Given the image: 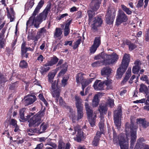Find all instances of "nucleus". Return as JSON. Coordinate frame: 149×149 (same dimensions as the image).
I'll list each match as a JSON object with an SVG mask.
<instances>
[{
    "instance_id": "nucleus-25",
    "label": "nucleus",
    "mask_w": 149,
    "mask_h": 149,
    "mask_svg": "<svg viewBox=\"0 0 149 149\" xmlns=\"http://www.w3.org/2000/svg\"><path fill=\"white\" fill-rule=\"evenodd\" d=\"M121 106H119L117 110L114 112V119L120 118L122 115V111Z\"/></svg>"
},
{
    "instance_id": "nucleus-44",
    "label": "nucleus",
    "mask_w": 149,
    "mask_h": 149,
    "mask_svg": "<svg viewBox=\"0 0 149 149\" xmlns=\"http://www.w3.org/2000/svg\"><path fill=\"white\" fill-rule=\"evenodd\" d=\"M28 66L27 62L24 60L21 61L19 63V66L22 68H26Z\"/></svg>"
},
{
    "instance_id": "nucleus-34",
    "label": "nucleus",
    "mask_w": 149,
    "mask_h": 149,
    "mask_svg": "<svg viewBox=\"0 0 149 149\" xmlns=\"http://www.w3.org/2000/svg\"><path fill=\"white\" fill-rule=\"evenodd\" d=\"M34 0H29L25 5V8L26 10L31 8L34 4Z\"/></svg>"
},
{
    "instance_id": "nucleus-50",
    "label": "nucleus",
    "mask_w": 149,
    "mask_h": 149,
    "mask_svg": "<svg viewBox=\"0 0 149 149\" xmlns=\"http://www.w3.org/2000/svg\"><path fill=\"white\" fill-rule=\"evenodd\" d=\"M63 66H64L63 69H62L59 73V74L60 75L62 74H64L66 72L67 70V65L66 64H63Z\"/></svg>"
},
{
    "instance_id": "nucleus-5",
    "label": "nucleus",
    "mask_w": 149,
    "mask_h": 149,
    "mask_svg": "<svg viewBox=\"0 0 149 149\" xmlns=\"http://www.w3.org/2000/svg\"><path fill=\"white\" fill-rule=\"evenodd\" d=\"M130 59V54H124L121 65L117 70L116 77L117 78L120 79L122 77L128 66Z\"/></svg>"
},
{
    "instance_id": "nucleus-2",
    "label": "nucleus",
    "mask_w": 149,
    "mask_h": 149,
    "mask_svg": "<svg viewBox=\"0 0 149 149\" xmlns=\"http://www.w3.org/2000/svg\"><path fill=\"white\" fill-rule=\"evenodd\" d=\"M75 104L77 108V116L75 115L74 112H72L70 115V118L72 119L73 122H75L76 120H79L81 119L84 116L83 105L82 104V100L79 96L75 95L74 97Z\"/></svg>"
},
{
    "instance_id": "nucleus-11",
    "label": "nucleus",
    "mask_w": 149,
    "mask_h": 149,
    "mask_svg": "<svg viewBox=\"0 0 149 149\" xmlns=\"http://www.w3.org/2000/svg\"><path fill=\"white\" fill-rule=\"evenodd\" d=\"M127 20V17L125 13L121 10H119L116 17V25L118 26L123 22H126Z\"/></svg>"
},
{
    "instance_id": "nucleus-16",
    "label": "nucleus",
    "mask_w": 149,
    "mask_h": 149,
    "mask_svg": "<svg viewBox=\"0 0 149 149\" xmlns=\"http://www.w3.org/2000/svg\"><path fill=\"white\" fill-rule=\"evenodd\" d=\"M24 100L23 101L25 105H28L32 104L36 100V97L35 95L27 96L24 98Z\"/></svg>"
},
{
    "instance_id": "nucleus-30",
    "label": "nucleus",
    "mask_w": 149,
    "mask_h": 149,
    "mask_svg": "<svg viewBox=\"0 0 149 149\" xmlns=\"http://www.w3.org/2000/svg\"><path fill=\"white\" fill-rule=\"evenodd\" d=\"M56 73V70H53L49 73L48 77L49 82L50 83L52 82Z\"/></svg>"
},
{
    "instance_id": "nucleus-43",
    "label": "nucleus",
    "mask_w": 149,
    "mask_h": 149,
    "mask_svg": "<svg viewBox=\"0 0 149 149\" xmlns=\"http://www.w3.org/2000/svg\"><path fill=\"white\" fill-rule=\"evenodd\" d=\"M48 62L44 65V67L42 68L41 69V70L42 72H44L48 71L50 69V66L49 65H48Z\"/></svg>"
},
{
    "instance_id": "nucleus-56",
    "label": "nucleus",
    "mask_w": 149,
    "mask_h": 149,
    "mask_svg": "<svg viewBox=\"0 0 149 149\" xmlns=\"http://www.w3.org/2000/svg\"><path fill=\"white\" fill-rule=\"evenodd\" d=\"M136 47L135 45L133 44H130L129 46V49L131 51L135 49Z\"/></svg>"
},
{
    "instance_id": "nucleus-45",
    "label": "nucleus",
    "mask_w": 149,
    "mask_h": 149,
    "mask_svg": "<svg viewBox=\"0 0 149 149\" xmlns=\"http://www.w3.org/2000/svg\"><path fill=\"white\" fill-rule=\"evenodd\" d=\"M148 90V88L147 86L144 84H141L140 85V87L139 89V91L140 92H145Z\"/></svg>"
},
{
    "instance_id": "nucleus-8",
    "label": "nucleus",
    "mask_w": 149,
    "mask_h": 149,
    "mask_svg": "<svg viewBox=\"0 0 149 149\" xmlns=\"http://www.w3.org/2000/svg\"><path fill=\"white\" fill-rule=\"evenodd\" d=\"M68 130L69 131H68V132L72 135L75 134L76 132L77 131V133L76 135L77 137L74 138V139L78 142L81 141V139L84 137L83 132L80 129L79 125L74 127V130L72 128H70Z\"/></svg>"
},
{
    "instance_id": "nucleus-9",
    "label": "nucleus",
    "mask_w": 149,
    "mask_h": 149,
    "mask_svg": "<svg viewBox=\"0 0 149 149\" xmlns=\"http://www.w3.org/2000/svg\"><path fill=\"white\" fill-rule=\"evenodd\" d=\"M101 121L99 123V127L100 132H97L96 136L94 137L93 141V145L95 146H97L98 144L99 141L100 140V138L102 134H103L104 130V125L103 122L104 121L103 118L101 117Z\"/></svg>"
},
{
    "instance_id": "nucleus-49",
    "label": "nucleus",
    "mask_w": 149,
    "mask_h": 149,
    "mask_svg": "<svg viewBox=\"0 0 149 149\" xmlns=\"http://www.w3.org/2000/svg\"><path fill=\"white\" fill-rule=\"evenodd\" d=\"M97 48V47L94 46L93 45L90 49V53L91 54H94Z\"/></svg>"
},
{
    "instance_id": "nucleus-53",
    "label": "nucleus",
    "mask_w": 149,
    "mask_h": 149,
    "mask_svg": "<svg viewBox=\"0 0 149 149\" xmlns=\"http://www.w3.org/2000/svg\"><path fill=\"white\" fill-rule=\"evenodd\" d=\"M36 130V129H34V130H32L31 129H29L27 130V134L29 136H32L34 134L33 133L34 132H35L36 133V132H35V131Z\"/></svg>"
},
{
    "instance_id": "nucleus-4",
    "label": "nucleus",
    "mask_w": 149,
    "mask_h": 149,
    "mask_svg": "<svg viewBox=\"0 0 149 149\" xmlns=\"http://www.w3.org/2000/svg\"><path fill=\"white\" fill-rule=\"evenodd\" d=\"M51 8V4H48L43 11L39 16H37L34 20L32 21V24L30 26L33 25L35 27L38 28L39 25L42 21L46 19L48 13L50 11Z\"/></svg>"
},
{
    "instance_id": "nucleus-62",
    "label": "nucleus",
    "mask_w": 149,
    "mask_h": 149,
    "mask_svg": "<svg viewBox=\"0 0 149 149\" xmlns=\"http://www.w3.org/2000/svg\"><path fill=\"white\" fill-rule=\"evenodd\" d=\"M43 147L42 143H40L38 144L36 147L34 149H41Z\"/></svg>"
},
{
    "instance_id": "nucleus-57",
    "label": "nucleus",
    "mask_w": 149,
    "mask_h": 149,
    "mask_svg": "<svg viewBox=\"0 0 149 149\" xmlns=\"http://www.w3.org/2000/svg\"><path fill=\"white\" fill-rule=\"evenodd\" d=\"M85 88H84V89H83V88H82V91L80 92V94L82 96H84V95H86V94H87L86 92L87 91V89L88 88V87L87 88H86V92H85V94H84V92Z\"/></svg>"
},
{
    "instance_id": "nucleus-10",
    "label": "nucleus",
    "mask_w": 149,
    "mask_h": 149,
    "mask_svg": "<svg viewBox=\"0 0 149 149\" xmlns=\"http://www.w3.org/2000/svg\"><path fill=\"white\" fill-rule=\"evenodd\" d=\"M44 4V1L42 0H41L39 2L33 12L32 16L29 18V20L27 22V26H28L29 24H31L32 21H33L36 19V16L39 12L40 9L42 7Z\"/></svg>"
},
{
    "instance_id": "nucleus-61",
    "label": "nucleus",
    "mask_w": 149,
    "mask_h": 149,
    "mask_svg": "<svg viewBox=\"0 0 149 149\" xmlns=\"http://www.w3.org/2000/svg\"><path fill=\"white\" fill-rule=\"evenodd\" d=\"M129 79V78H127V77L125 76L124 78L122 81L121 84L122 85L124 84H125L127 81Z\"/></svg>"
},
{
    "instance_id": "nucleus-47",
    "label": "nucleus",
    "mask_w": 149,
    "mask_h": 149,
    "mask_svg": "<svg viewBox=\"0 0 149 149\" xmlns=\"http://www.w3.org/2000/svg\"><path fill=\"white\" fill-rule=\"evenodd\" d=\"M103 62L100 61H97L92 63V66L93 67H98L100 66Z\"/></svg>"
},
{
    "instance_id": "nucleus-28",
    "label": "nucleus",
    "mask_w": 149,
    "mask_h": 149,
    "mask_svg": "<svg viewBox=\"0 0 149 149\" xmlns=\"http://www.w3.org/2000/svg\"><path fill=\"white\" fill-rule=\"evenodd\" d=\"M106 54H105L104 53H101L99 55L95 56V57L94 59L95 60L100 59L101 61L104 63H106V58L105 55Z\"/></svg>"
},
{
    "instance_id": "nucleus-42",
    "label": "nucleus",
    "mask_w": 149,
    "mask_h": 149,
    "mask_svg": "<svg viewBox=\"0 0 149 149\" xmlns=\"http://www.w3.org/2000/svg\"><path fill=\"white\" fill-rule=\"evenodd\" d=\"M69 77L68 76L63 77L61 80V85L62 86L64 87L67 84V81L68 80Z\"/></svg>"
},
{
    "instance_id": "nucleus-51",
    "label": "nucleus",
    "mask_w": 149,
    "mask_h": 149,
    "mask_svg": "<svg viewBox=\"0 0 149 149\" xmlns=\"http://www.w3.org/2000/svg\"><path fill=\"white\" fill-rule=\"evenodd\" d=\"M108 104L111 107H112L114 105V100L113 99H110L108 100Z\"/></svg>"
},
{
    "instance_id": "nucleus-39",
    "label": "nucleus",
    "mask_w": 149,
    "mask_h": 149,
    "mask_svg": "<svg viewBox=\"0 0 149 149\" xmlns=\"http://www.w3.org/2000/svg\"><path fill=\"white\" fill-rule=\"evenodd\" d=\"M101 44L100 38L99 37H96L94 40L93 45L98 47Z\"/></svg>"
},
{
    "instance_id": "nucleus-37",
    "label": "nucleus",
    "mask_w": 149,
    "mask_h": 149,
    "mask_svg": "<svg viewBox=\"0 0 149 149\" xmlns=\"http://www.w3.org/2000/svg\"><path fill=\"white\" fill-rule=\"evenodd\" d=\"M98 96L97 94H96L94 96L93 100L92 105L93 107H97L98 104Z\"/></svg>"
},
{
    "instance_id": "nucleus-46",
    "label": "nucleus",
    "mask_w": 149,
    "mask_h": 149,
    "mask_svg": "<svg viewBox=\"0 0 149 149\" xmlns=\"http://www.w3.org/2000/svg\"><path fill=\"white\" fill-rule=\"evenodd\" d=\"M114 123L118 128H119L121 125V121L120 118L114 119Z\"/></svg>"
},
{
    "instance_id": "nucleus-18",
    "label": "nucleus",
    "mask_w": 149,
    "mask_h": 149,
    "mask_svg": "<svg viewBox=\"0 0 149 149\" xmlns=\"http://www.w3.org/2000/svg\"><path fill=\"white\" fill-rule=\"evenodd\" d=\"M104 83L100 81L96 80L93 86L96 91L102 90L104 89Z\"/></svg>"
},
{
    "instance_id": "nucleus-26",
    "label": "nucleus",
    "mask_w": 149,
    "mask_h": 149,
    "mask_svg": "<svg viewBox=\"0 0 149 149\" xmlns=\"http://www.w3.org/2000/svg\"><path fill=\"white\" fill-rule=\"evenodd\" d=\"M98 110L101 113V116L100 117L101 118V120L100 122L101 121V117L102 118H103V120L104 121V117L102 116V115H101V113H105L106 112L107 110V106L104 105L103 104H101V105H100ZM103 122H104V121H103ZM103 123H104V122H103Z\"/></svg>"
},
{
    "instance_id": "nucleus-60",
    "label": "nucleus",
    "mask_w": 149,
    "mask_h": 149,
    "mask_svg": "<svg viewBox=\"0 0 149 149\" xmlns=\"http://www.w3.org/2000/svg\"><path fill=\"white\" fill-rule=\"evenodd\" d=\"M44 59V58L42 55L40 54L38 57L37 58V60L40 62H42L43 61Z\"/></svg>"
},
{
    "instance_id": "nucleus-38",
    "label": "nucleus",
    "mask_w": 149,
    "mask_h": 149,
    "mask_svg": "<svg viewBox=\"0 0 149 149\" xmlns=\"http://www.w3.org/2000/svg\"><path fill=\"white\" fill-rule=\"evenodd\" d=\"M25 44H22L21 46L22 55L23 57L27 58L28 57V54L26 53V51L25 49L24 48Z\"/></svg>"
},
{
    "instance_id": "nucleus-58",
    "label": "nucleus",
    "mask_w": 149,
    "mask_h": 149,
    "mask_svg": "<svg viewBox=\"0 0 149 149\" xmlns=\"http://www.w3.org/2000/svg\"><path fill=\"white\" fill-rule=\"evenodd\" d=\"M17 122L16 120L14 119H12L11 120L10 124L14 127L16 126L17 125Z\"/></svg>"
},
{
    "instance_id": "nucleus-1",
    "label": "nucleus",
    "mask_w": 149,
    "mask_h": 149,
    "mask_svg": "<svg viewBox=\"0 0 149 149\" xmlns=\"http://www.w3.org/2000/svg\"><path fill=\"white\" fill-rule=\"evenodd\" d=\"M138 126L134 125L131 119V124L129 125L128 123L125 125V132L126 139H125L124 134H121L117 137L116 134L114 131L113 132V142L114 144L117 145L118 142L120 146L121 149H128V141L130 139V132L131 133V140L130 149H133L134 146V142L136 138V131Z\"/></svg>"
},
{
    "instance_id": "nucleus-17",
    "label": "nucleus",
    "mask_w": 149,
    "mask_h": 149,
    "mask_svg": "<svg viewBox=\"0 0 149 149\" xmlns=\"http://www.w3.org/2000/svg\"><path fill=\"white\" fill-rule=\"evenodd\" d=\"M112 13L111 11L109 10L106 17V22L108 24H113L114 19L115 15H112Z\"/></svg>"
},
{
    "instance_id": "nucleus-22",
    "label": "nucleus",
    "mask_w": 149,
    "mask_h": 149,
    "mask_svg": "<svg viewBox=\"0 0 149 149\" xmlns=\"http://www.w3.org/2000/svg\"><path fill=\"white\" fill-rule=\"evenodd\" d=\"M47 127V125L46 123L44 122L42 123L40 126V128L36 129L35 132L37 133H42L44 132Z\"/></svg>"
},
{
    "instance_id": "nucleus-14",
    "label": "nucleus",
    "mask_w": 149,
    "mask_h": 149,
    "mask_svg": "<svg viewBox=\"0 0 149 149\" xmlns=\"http://www.w3.org/2000/svg\"><path fill=\"white\" fill-rule=\"evenodd\" d=\"M103 21L102 19L99 17H96L94 18L93 23L92 24V28L94 30H96L97 28L101 26Z\"/></svg>"
},
{
    "instance_id": "nucleus-35",
    "label": "nucleus",
    "mask_w": 149,
    "mask_h": 149,
    "mask_svg": "<svg viewBox=\"0 0 149 149\" xmlns=\"http://www.w3.org/2000/svg\"><path fill=\"white\" fill-rule=\"evenodd\" d=\"M62 33L61 29L60 28H56L54 33V36L55 38L60 37Z\"/></svg>"
},
{
    "instance_id": "nucleus-15",
    "label": "nucleus",
    "mask_w": 149,
    "mask_h": 149,
    "mask_svg": "<svg viewBox=\"0 0 149 149\" xmlns=\"http://www.w3.org/2000/svg\"><path fill=\"white\" fill-rule=\"evenodd\" d=\"M143 141L144 139L143 138L138 139L134 149H149L148 146L145 145V144L141 142Z\"/></svg>"
},
{
    "instance_id": "nucleus-29",
    "label": "nucleus",
    "mask_w": 149,
    "mask_h": 149,
    "mask_svg": "<svg viewBox=\"0 0 149 149\" xmlns=\"http://www.w3.org/2000/svg\"><path fill=\"white\" fill-rule=\"evenodd\" d=\"M71 20L68 21L65 24L64 32V35L65 36H67L70 33V29L69 26L71 23Z\"/></svg>"
},
{
    "instance_id": "nucleus-32",
    "label": "nucleus",
    "mask_w": 149,
    "mask_h": 149,
    "mask_svg": "<svg viewBox=\"0 0 149 149\" xmlns=\"http://www.w3.org/2000/svg\"><path fill=\"white\" fill-rule=\"evenodd\" d=\"M58 60V58L56 56L52 57L50 61L48 62V64L50 65V66L56 64Z\"/></svg>"
},
{
    "instance_id": "nucleus-55",
    "label": "nucleus",
    "mask_w": 149,
    "mask_h": 149,
    "mask_svg": "<svg viewBox=\"0 0 149 149\" xmlns=\"http://www.w3.org/2000/svg\"><path fill=\"white\" fill-rule=\"evenodd\" d=\"M59 104L61 106L64 107L65 106V103L63 101V100L61 97L59 98Z\"/></svg>"
},
{
    "instance_id": "nucleus-21",
    "label": "nucleus",
    "mask_w": 149,
    "mask_h": 149,
    "mask_svg": "<svg viewBox=\"0 0 149 149\" xmlns=\"http://www.w3.org/2000/svg\"><path fill=\"white\" fill-rule=\"evenodd\" d=\"M134 64L135 65L133 67L132 72L134 74H136L138 72L141 68V63L140 61L137 60L134 62Z\"/></svg>"
},
{
    "instance_id": "nucleus-41",
    "label": "nucleus",
    "mask_w": 149,
    "mask_h": 149,
    "mask_svg": "<svg viewBox=\"0 0 149 149\" xmlns=\"http://www.w3.org/2000/svg\"><path fill=\"white\" fill-rule=\"evenodd\" d=\"M121 8L128 15H130L132 14V12L128 8H127L123 5H121Z\"/></svg>"
},
{
    "instance_id": "nucleus-33",
    "label": "nucleus",
    "mask_w": 149,
    "mask_h": 149,
    "mask_svg": "<svg viewBox=\"0 0 149 149\" xmlns=\"http://www.w3.org/2000/svg\"><path fill=\"white\" fill-rule=\"evenodd\" d=\"M25 111V108H23L21 109L19 111V116L20 119L23 120L24 121H27L26 120L27 118V116L25 117L24 116V113Z\"/></svg>"
},
{
    "instance_id": "nucleus-12",
    "label": "nucleus",
    "mask_w": 149,
    "mask_h": 149,
    "mask_svg": "<svg viewBox=\"0 0 149 149\" xmlns=\"http://www.w3.org/2000/svg\"><path fill=\"white\" fill-rule=\"evenodd\" d=\"M57 82L55 81L52 83V89L53 90L52 94L53 97L56 98L57 102L58 101V97L60 95V89L57 86Z\"/></svg>"
},
{
    "instance_id": "nucleus-24",
    "label": "nucleus",
    "mask_w": 149,
    "mask_h": 149,
    "mask_svg": "<svg viewBox=\"0 0 149 149\" xmlns=\"http://www.w3.org/2000/svg\"><path fill=\"white\" fill-rule=\"evenodd\" d=\"M112 71L109 67L104 68L101 71V74L102 75H107L108 77L111 74Z\"/></svg>"
},
{
    "instance_id": "nucleus-6",
    "label": "nucleus",
    "mask_w": 149,
    "mask_h": 149,
    "mask_svg": "<svg viewBox=\"0 0 149 149\" xmlns=\"http://www.w3.org/2000/svg\"><path fill=\"white\" fill-rule=\"evenodd\" d=\"M85 103V106L89 121L92 127L95 125V120L96 118V114H93V110L91 109L88 102V98L86 99Z\"/></svg>"
},
{
    "instance_id": "nucleus-52",
    "label": "nucleus",
    "mask_w": 149,
    "mask_h": 149,
    "mask_svg": "<svg viewBox=\"0 0 149 149\" xmlns=\"http://www.w3.org/2000/svg\"><path fill=\"white\" fill-rule=\"evenodd\" d=\"M140 79L141 80L146 81V83L149 84V81L147 76L146 75H143L140 78Z\"/></svg>"
},
{
    "instance_id": "nucleus-31",
    "label": "nucleus",
    "mask_w": 149,
    "mask_h": 149,
    "mask_svg": "<svg viewBox=\"0 0 149 149\" xmlns=\"http://www.w3.org/2000/svg\"><path fill=\"white\" fill-rule=\"evenodd\" d=\"M103 83H104V84H105L107 86V88L108 89L112 88V80L111 79L107 77V79L104 81Z\"/></svg>"
},
{
    "instance_id": "nucleus-40",
    "label": "nucleus",
    "mask_w": 149,
    "mask_h": 149,
    "mask_svg": "<svg viewBox=\"0 0 149 149\" xmlns=\"http://www.w3.org/2000/svg\"><path fill=\"white\" fill-rule=\"evenodd\" d=\"M144 0H139L138 1V3L137 5V7H140L142 6L143 4V1ZM149 0H145L144 3H145V5L144 6V7H146L148 4V1Z\"/></svg>"
},
{
    "instance_id": "nucleus-63",
    "label": "nucleus",
    "mask_w": 149,
    "mask_h": 149,
    "mask_svg": "<svg viewBox=\"0 0 149 149\" xmlns=\"http://www.w3.org/2000/svg\"><path fill=\"white\" fill-rule=\"evenodd\" d=\"M145 40L148 41L149 40V33L146 32L145 36Z\"/></svg>"
},
{
    "instance_id": "nucleus-54",
    "label": "nucleus",
    "mask_w": 149,
    "mask_h": 149,
    "mask_svg": "<svg viewBox=\"0 0 149 149\" xmlns=\"http://www.w3.org/2000/svg\"><path fill=\"white\" fill-rule=\"evenodd\" d=\"M131 68H129L126 73V75L125 77L127 78H129L131 76Z\"/></svg>"
},
{
    "instance_id": "nucleus-20",
    "label": "nucleus",
    "mask_w": 149,
    "mask_h": 149,
    "mask_svg": "<svg viewBox=\"0 0 149 149\" xmlns=\"http://www.w3.org/2000/svg\"><path fill=\"white\" fill-rule=\"evenodd\" d=\"M99 7V5L98 4H96L95 6V7L92 8V10H89L88 11V13L89 17V22H91V21L92 18L94 15V11H96Z\"/></svg>"
},
{
    "instance_id": "nucleus-3",
    "label": "nucleus",
    "mask_w": 149,
    "mask_h": 149,
    "mask_svg": "<svg viewBox=\"0 0 149 149\" xmlns=\"http://www.w3.org/2000/svg\"><path fill=\"white\" fill-rule=\"evenodd\" d=\"M44 114V111H42L33 116H32L30 114L28 115L26 120L29 123V127H36L38 126L42 122L41 118Z\"/></svg>"
},
{
    "instance_id": "nucleus-48",
    "label": "nucleus",
    "mask_w": 149,
    "mask_h": 149,
    "mask_svg": "<svg viewBox=\"0 0 149 149\" xmlns=\"http://www.w3.org/2000/svg\"><path fill=\"white\" fill-rule=\"evenodd\" d=\"M81 39H79L75 42L74 45L73 46V48L74 49H76L79 46L81 43Z\"/></svg>"
},
{
    "instance_id": "nucleus-27",
    "label": "nucleus",
    "mask_w": 149,
    "mask_h": 149,
    "mask_svg": "<svg viewBox=\"0 0 149 149\" xmlns=\"http://www.w3.org/2000/svg\"><path fill=\"white\" fill-rule=\"evenodd\" d=\"M70 144L69 143L65 144L61 141H59L58 149H70Z\"/></svg>"
},
{
    "instance_id": "nucleus-23",
    "label": "nucleus",
    "mask_w": 149,
    "mask_h": 149,
    "mask_svg": "<svg viewBox=\"0 0 149 149\" xmlns=\"http://www.w3.org/2000/svg\"><path fill=\"white\" fill-rule=\"evenodd\" d=\"M40 38L38 33H37L36 35H34L31 33H29L27 37V39L28 41L31 40H33L34 42H36Z\"/></svg>"
},
{
    "instance_id": "nucleus-13",
    "label": "nucleus",
    "mask_w": 149,
    "mask_h": 149,
    "mask_svg": "<svg viewBox=\"0 0 149 149\" xmlns=\"http://www.w3.org/2000/svg\"><path fill=\"white\" fill-rule=\"evenodd\" d=\"M106 63L108 64H113L116 63L118 59V56L115 53H113L111 55H105Z\"/></svg>"
},
{
    "instance_id": "nucleus-36",
    "label": "nucleus",
    "mask_w": 149,
    "mask_h": 149,
    "mask_svg": "<svg viewBox=\"0 0 149 149\" xmlns=\"http://www.w3.org/2000/svg\"><path fill=\"white\" fill-rule=\"evenodd\" d=\"M7 12L8 13V17L10 19V22L13 21L15 18L13 9L12 8L10 9V13L9 12L8 10H7Z\"/></svg>"
},
{
    "instance_id": "nucleus-64",
    "label": "nucleus",
    "mask_w": 149,
    "mask_h": 149,
    "mask_svg": "<svg viewBox=\"0 0 149 149\" xmlns=\"http://www.w3.org/2000/svg\"><path fill=\"white\" fill-rule=\"evenodd\" d=\"M146 100V99H142L141 100H137L136 101H135L136 103H142L145 102Z\"/></svg>"
},
{
    "instance_id": "nucleus-7",
    "label": "nucleus",
    "mask_w": 149,
    "mask_h": 149,
    "mask_svg": "<svg viewBox=\"0 0 149 149\" xmlns=\"http://www.w3.org/2000/svg\"><path fill=\"white\" fill-rule=\"evenodd\" d=\"M84 74L82 72H80L77 74L76 76V80L77 84H79L80 83L82 86L83 89L85 88L91 82V79H86L84 78Z\"/></svg>"
},
{
    "instance_id": "nucleus-19",
    "label": "nucleus",
    "mask_w": 149,
    "mask_h": 149,
    "mask_svg": "<svg viewBox=\"0 0 149 149\" xmlns=\"http://www.w3.org/2000/svg\"><path fill=\"white\" fill-rule=\"evenodd\" d=\"M136 123L140 127L142 126L144 128H146L149 126L148 123L145 119L138 118L136 119Z\"/></svg>"
},
{
    "instance_id": "nucleus-59",
    "label": "nucleus",
    "mask_w": 149,
    "mask_h": 149,
    "mask_svg": "<svg viewBox=\"0 0 149 149\" xmlns=\"http://www.w3.org/2000/svg\"><path fill=\"white\" fill-rule=\"evenodd\" d=\"M68 14L67 13H65L63 14H62L60 16H58L57 17V19L58 20H60L62 18L66 16H67L68 15Z\"/></svg>"
}]
</instances>
